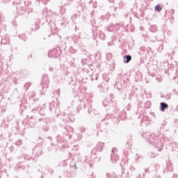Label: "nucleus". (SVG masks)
I'll return each mask as SVG.
<instances>
[{"label":"nucleus","instance_id":"obj_1","mask_svg":"<svg viewBox=\"0 0 178 178\" xmlns=\"http://www.w3.org/2000/svg\"><path fill=\"white\" fill-rule=\"evenodd\" d=\"M158 138L154 134H149L146 137V140L149 143V144H153L156 147L158 151H162V148L164 144H166V138L163 134L159 132L158 134ZM159 140H156V139Z\"/></svg>","mask_w":178,"mask_h":178},{"label":"nucleus","instance_id":"obj_2","mask_svg":"<svg viewBox=\"0 0 178 178\" xmlns=\"http://www.w3.org/2000/svg\"><path fill=\"white\" fill-rule=\"evenodd\" d=\"M147 53L145 51V47L142 46L138 50V54L140 56L141 58H152V55H154V52L151 50V48L148 47L147 49Z\"/></svg>","mask_w":178,"mask_h":178},{"label":"nucleus","instance_id":"obj_3","mask_svg":"<svg viewBox=\"0 0 178 178\" xmlns=\"http://www.w3.org/2000/svg\"><path fill=\"white\" fill-rule=\"evenodd\" d=\"M36 123H38L40 126H42L44 131H48L49 128L47 126V118L45 117H38L37 120H35Z\"/></svg>","mask_w":178,"mask_h":178},{"label":"nucleus","instance_id":"obj_4","mask_svg":"<svg viewBox=\"0 0 178 178\" xmlns=\"http://www.w3.org/2000/svg\"><path fill=\"white\" fill-rule=\"evenodd\" d=\"M92 33L93 34V40H97V37H99L100 40H105V33H101L98 30L95 31V28H92Z\"/></svg>","mask_w":178,"mask_h":178},{"label":"nucleus","instance_id":"obj_5","mask_svg":"<svg viewBox=\"0 0 178 178\" xmlns=\"http://www.w3.org/2000/svg\"><path fill=\"white\" fill-rule=\"evenodd\" d=\"M39 109H40V106H37L36 108H34L31 110L30 119H31V120L34 119L35 120H37V118H39V115H38V110Z\"/></svg>","mask_w":178,"mask_h":178},{"label":"nucleus","instance_id":"obj_6","mask_svg":"<svg viewBox=\"0 0 178 178\" xmlns=\"http://www.w3.org/2000/svg\"><path fill=\"white\" fill-rule=\"evenodd\" d=\"M49 85V79L48 78V75H44L42 78V81L40 83V87H42V90H44V88H48Z\"/></svg>","mask_w":178,"mask_h":178},{"label":"nucleus","instance_id":"obj_7","mask_svg":"<svg viewBox=\"0 0 178 178\" xmlns=\"http://www.w3.org/2000/svg\"><path fill=\"white\" fill-rule=\"evenodd\" d=\"M165 145H168L171 151H175V148H176V143L168 138H166Z\"/></svg>","mask_w":178,"mask_h":178},{"label":"nucleus","instance_id":"obj_8","mask_svg":"<svg viewBox=\"0 0 178 178\" xmlns=\"http://www.w3.org/2000/svg\"><path fill=\"white\" fill-rule=\"evenodd\" d=\"M33 152H35V156L38 158L41 154H42V145H38L35 146L33 149Z\"/></svg>","mask_w":178,"mask_h":178},{"label":"nucleus","instance_id":"obj_9","mask_svg":"<svg viewBox=\"0 0 178 178\" xmlns=\"http://www.w3.org/2000/svg\"><path fill=\"white\" fill-rule=\"evenodd\" d=\"M76 104L77 105V107H76V113H79V112H80L81 109H86V104H84V102H83L82 101H77L76 102Z\"/></svg>","mask_w":178,"mask_h":178},{"label":"nucleus","instance_id":"obj_10","mask_svg":"<svg viewBox=\"0 0 178 178\" xmlns=\"http://www.w3.org/2000/svg\"><path fill=\"white\" fill-rule=\"evenodd\" d=\"M44 106H45L44 104H43V107H39V109H38L39 118H45V111L44 109Z\"/></svg>","mask_w":178,"mask_h":178},{"label":"nucleus","instance_id":"obj_11","mask_svg":"<svg viewBox=\"0 0 178 178\" xmlns=\"http://www.w3.org/2000/svg\"><path fill=\"white\" fill-rule=\"evenodd\" d=\"M25 12L26 8L24 7L20 6V4L17 5V13H19V15H24Z\"/></svg>","mask_w":178,"mask_h":178},{"label":"nucleus","instance_id":"obj_12","mask_svg":"<svg viewBox=\"0 0 178 178\" xmlns=\"http://www.w3.org/2000/svg\"><path fill=\"white\" fill-rule=\"evenodd\" d=\"M56 141L58 143V146L59 147V148H63V138L58 135L56 137Z\"/></svg>","mask_w":178,"mask_h":178},{"label":"nucleus","instance_id":"obj_13","mask_svg":"<svg viewBox=\"0 0 178 178\" xmlns=\"http://www.w3.org/2000/svg\"><path fill=\"white\" fill-rule=\"evenodd\" d=\"M112 154H111V161L113 163H116L119 161V156L113 154V149H112Z\"/></svg>","mask_w":178,"mask_h":178},{"label":"nucleus","instance_id":"obj_14","mask_svg":"<svg viewBox=\"0 0 178 178\" xmlns=\"http://www.w3.org/2000/svg\"><path fill=\"white\" fill-rule=\"evenodd\" d=\"M169 108V105L165 102H161L160 103V111L161 112H165L166 109Z\"/></svg>","mask_w":178,"mask_h":178},{"label":"nucleus","instance_id":"obj_15","mask_svg":"<svg viewBox=\"0 0 178 178\" xmlns=\"http://www.w3.org/2000/svg\"><path fill=\"white\" fill-rule=\"evenodd\" d=\"M40 29V22H36L31 26V31H37Z\"/></svg>","mask_w":178,"mask_h":178},{"label":"nucleus","instance_id":"obj_16","mask_svg":"<svg viewBox=\"0 0 178 178\" xmlns=\"http://www.w3.org/2000/svg\"><path fill=\"white\" fill-rule=\"evenodd\" d=\"M140 123L141 124H143V123L145 124H149V123H151V120H149V118H148V116L145 115L143 117L142 120H140Z\"/></svg>","mask_w":178,"mask_h":178},{"label":"nucleus","instance_id":"obj_17","mask_svg":"<svg viewBox=\"0 0 178 178\" xmlns=\"http://www.w3.org/2000/svg\"><path fill=\"white\" fill-rule=\"evenodd\" d=\"M56 52H57L56 55H60V54H62V51H60L59 47H57L53 51H51L49 52L48 54L49 58H51V55H52V54H56Z\"/></svg>","mask_w":178,"mask_h":178},{"label":"nucleus","instance_id":"obj_18","mask_svg":"<svg viewBox=\"0 0 178 178\" xmlns=\"http://www.w3.org/2000/svg\"><path fill=\"white\" fill-rule=\"evenodd\" d=\"M118 90H121L122 87H124L125 83L124 81L120 80L116 83Z\"/></svg>","mask_w":178,"mask_h":178},{"label":"nucleus","instance_id":"obj_19","mask_svg":"<svg viewBox=\"0 0 178 178\" xmlns=\"http://www.w3.org/2000/svg\"><path fill=\"white\" fill-rule=\"evenodd\" d=\"M81 55H84L85 56H87V58H91V54H90L86 49H81Z\"/></svg>","mask_w":178,"mask_h":178},{"label":"nucleus","instance_id":"obj_20","mask_svg":"<svg viewBox=\"0 0 178 178\" xmlns=\"http://www.w3.org/2000/svg\"><path fill=\"white\" fill-rule=\"evenodd\" d=\"M132 59L131 55L127 54L124 56V63H129Z\"/></svg>","mask_w":178,"mask_h":178},{"label":"nucleus","instance_id":"obj_21","mask_svg":"<svg viewBox=\"0 0 178 178\" xmlns=\"http://www.w3.org/2000/svg\"><path fill=\"white\" fill-rule=\"evenodd\" d=\"M118 118H120L122 120H124L126 118H127V115L126 114V111L124 110L120 112V114H119Z\"/></svg>","mask_w":178,"mask_h":178},{"label":"nucleus","instance_id":"obj_22","mask_svg":"<svg viewBox=\"0 0 178 178\" xmlns=\"http://www.w3.org/2000/svg\"><path fill=\"white\" fill-rule=\"evenodd\" d=\"M104 147H105V145L104 144V143L99 142L97 143V150L98 151V152H101V151H102Z\"/></svg>","mask_w":178,"mask_h":178},{"label":"nucleus","instance_id":"obj_23","mask_svg":"<svg viewBox=\"0 0 178 178\" xmlns=\"http://www.w3.org/2000/svg\"><path fill=\"white\" fill-rule=\"evenodd\" d=\"M22 157L24 159H25V161H31V159L34 160V158L29 154H23Z\"/></svg>","mask_w":178,"mask_h":178},{"label":"nucleus","instance_id":"obj_24","mask_svg":"<svg viewBox=\"0 0 178 178\" xmlns=\"http://www.w3.org/2000/svg\"><path fill=\"white\" fill-rule=\"evenodd\" d=\"M45 170L46 172H44V173H46L47 175H54V170H52V168H51L50 167H46Z\"/></svg>","mask_w":178,"mask_h":178},{"label":"nucleus","instance_id":"obj_25","mask_svg":"<svg viewBox=\"0 0 178 178\" xmlns=\"http://www.w3.org/2000/svg\"><path fill=\"white\" fill-rule=\"evenodd\" d=\"M106 178H118V175L115 172L106 173Z\"/></svg>","mask_w":178,"mask_h":178},{"label":"nucleus","instance_id":"obj_26","mask_svg":"<svg viewBox=\"0 0 178 178\" xmlns=\"http://www.w3.org/2000/svg\"><path fill=\"white\" fill-rule=\"evenodd\" d=\"M132 144H133V141H131V140H130V139L128 140L125 144L126 148H127L128 149H130L131 148Z\"/></svg>","mask_w":178,"mask_h":178},{"label":"nucleus","instance_id":"obj_27","mask_svg":"<svg viewBox=\"0 0 178 178\" xmlns=\"http://www.w3.org/2000/svg\"><path fill=\"white\" fill-rule=\"evenodd\" d=\"M111 106H112L113 108H114V109H113V113H118V104H116V102L112 103Z\"/></svg>","mask_w":178,"mask_h":178},{"label":"nucleus","instance_id":"obj_28","mask_svg":"<svg viewBox=\"0 0 178 178\" xmlns=\"http://www.w3.org/2000/svg\"><path fill=\"white\" fill-rule=\"evenodd\" d=\"M64 176L67 178H73V174L70 171H67L64 173Z\"/></svg>","mask_w":178,"mask_h":178},{"label":"nucleus","instance_id":"obj_29","mask_svg":"<svg viewBox=\"0 0 178 178\" xmlns=\"http://www.w3.org/2000/svg\"><path fill=\"white\" fill-rule=\"evenodd\" d=\"M149 168H153V169H154V172H158V170H159V168H161V165H159V164H156L154 165H152Z\"/></svg>","mask_w":178,"mask_h":178},{"label":"nucleus","instance_id":"obj_30","mask_svg":"<svg viewBox=\"0 0 178 178\" xmlns=\"http://www.w3.org/2000/svg\"><path fill=\"white\" fill-rule=\"evenodd\" d=\"M144 108L146 109H149V108H151V102L147 101L144 104Z\"/></svg>","mask_w":178,"mask_h":178},{"label":"nucleus","instance_id":"obj_31","mask_svg":"<svg viewBox=\"0 0 178 178\" xmlns=\"http://www.w3.org/2000/svg\"><path fill=\"white\" fill-rule=\"evenodd\" d=\"M19 38H20V40H22V41H27V38L26 37V34L19 35Z\"/></svg>","mask_w":178,"mask_h":178},{"label":"nucleus","instance_id":"obj_32","mask_svg":"<svg viewBox=\"0 0 178 178\" xmlns=\"http://www.w3.org/2000/svg\"><path fill=\"white\" fill-rule=\"evenodd\" d=\"M103 79L104 81H106V83H108V81H109L110 80L109 75L108 74L103 75Z\"/></svg>","mask_w":178,"mask_h":178},{"label":"nucleus","instance_id":"obj_33","mask_svg":"<svg viewBox=\"0 0 178 178\" xmlns=\"http://www.w3.org/2000/svg\"><path fill=\"white\" fill-rule=\"evenodd\" d=\"M165 126H166V121H163L161 123V129H160V131H159L158 134H159V133H162V130H163V127H165Z\"/></svg>","mask_w":178,"mask_h":178},{"label":"nucleus","instance_id":"obj_34","mask_svg":"<svg viewBox=\"0 0 178 178\" xmlns=\"http://www.w3.org/2000/svg\"><path fill=\"white\" fill-rule=\"evenodd\" d=\"M70 168H72V169H75V170H77V169H79V168H77V164H76L75 163H71L70 165Z\"/></svg>","mask_w":178,"mask_h":178},{"label":"nucleus","instance_id":"obj_35","mask_svg":"<svg viewBox=\"0 0 178 178\" xmlns=\"http://www.w3.org/2000/svg\"><path fill=\"white\" fill-rule=\"evenodd\" d=\"M148 156H149V158H155V156H156V154L152 152H150L148 153Z\"/></svg>","mask_w":178,"mask_h":178},{"label":"nucleus","instance_id":"obj_36","mask_svg":"<svg viewBox=\"0 0 178 178\" xmlns=\"http://www.w3.org/2000/svg\"><path fill=\"white\" fill-rule=\"evenodd\" d=\"M156 26H151L149 28V31H151V33H155L156 31Z\"/></svg>","mask_w":178,"mask_h":178},{"label":"nucleus","instance_id":"obj_37","mask_svg":"<svg viewBox=\"0 0 178 178\" xmlns=\"http://www.w3.org/2000/svg\"><path fill=\"white\" fill-rule=\"evenodd\" d=\"M155 10L156 12H161V10H162V7L160 6L159 5H156L155 6Z\"/></svg>","mask_w":178,"mask_h":178},{"label":"nucleus","instance_id":"obj_38","mask_svg":"<svg viewBox=\"0 0 178 178\" xmlns=\"http://www.w3.org/2000/svg\"><path fill=\"white\" fill-rule=\"evenodd\" d=\"M106 30L108 31L112 32L115 30V26H110L108 28H106Z\"/></svg>","mask_w":178,"mask_h":178},{"label":"nucleus","instance_id":"obj_39","mask_svg":"<svg viewBox=\"0 0 178 178\" xmlns=\"http://www.w3.org/2000/svg\"><path fill=\"white\" fill-rule=\"evenodd\" d=\"M94 80H98V75H97V74L92 75L91 81H94Z\"/></svg>","mask_w":178,"mask_h":178},{"label":"nucleus","instance_id":"obj_40","mask_svg":"<svg viewBox=\"0 0 178 178\" xmlns=\"http://www.w3.org/2000/svg\"><path fill=\"white\" fill-rule=\"evenodd\" d=\"M30 86H31V83H26L24 84V88H25L26 91H27V90H29V87H30Z\"/></svg>","mask_w":178,"mask_h":178},{"label":"nucleus","instance_id":"obj_41","mask_svg":"<svg viewBox=\"0 0 178 178\" xmlns=\"http://www.w3.org/2000/svg\"><path fill=\"white\" fill-rule=\"evenodd\" d=\"M81 62L82 65H87L88 60H87V58H81Z\"/></svg>","mask_w":178,"mask_h":178},{"label":"nucleus","instance_id":"obj_42","mask_svg":"<svg viewBox=\"0 0 178 178\" xmlns=\"http://www.w3.org/2000/svg\"><path fill=\"white\" fill-rule=\"evenodd\" d=\"M70 54H76V52H77V50L76 49H74L73 47H70Z\"/></svg>","mask_w":178,"mask_h":178},{"label":"nucleus","instance_id":"obj_43","mask_svg":"<svg viewBox=\"0 0 178 178\" xmlns=\"http://www.w3.org/2000/svg\"><path fill=\"white\" fill-rule=\"evenodd\" d=\"M102 104H103L104 106H108L109 104V102H108V100H104L102 102Z\"/></svg>","mask_w":178,"mask_h":178},{"label":"nucleus","instance_id":"obj_44","mask_svg":"<svg viewBox=\"0 0 178 178\" xmlns=\"http://www.w3.org/2000/svg\"><path fill=\"white\" fill-rule=\"evenodd\" d=\"M69 41H70V44H76V40L73 38H69Z\"/></svg>","mask_w":178,"mask_h":178},{"label":"nucleus","instance_id":"obj_45","mask_svg":"<svg viewBox=\"0 0 178 178\" xmlns=\"http://www.w3.org/2000/svg\"><path fill=\"white\" fill-rule=\"evenodd\" d=\"M98 20H99V22H105V16L102 15V16L98 19Z\"/></svg>","mask_w":178,"mask_h":178},{"label":"nucleus","instance_id":"obj_46","mask_svg":"<svg viewBox=\"0 0 178 178\" xmlns=\"http://www.w3.org/2000/svg\"><path fill=\"white\" fill-rule=\"evenodd\" d=\"M136 158H135V162H138V159H140V158H141V156H140V155H138V154H136Z\"/></svg>","mask_w":178,"mask_h":178},{"label":"nucleus","instance_id":"obj_47","mask_svg":"<svg viewBox=\"0 0 178 178\" xmlns=\"http://www.w3.org/2000/svg\"><path fill=\"white\" fill-rule=\"evenodd\" d=\"M81 134L77 135V138H74V141H77V140H81Z\"/></svg>","mask_w":178,"mask_h":178},{"label":"nucleus","instance_id":"obj_48","mask_svg":"<svg viewBox=\"0 0 178 178\" xmlns=\"http://www.w3.org/2000/svg\"><path fill=\"white\" fill-rule=\"evenodd\" d=\"M94 161L95 162H99L101 161V157H95Z\"/></svg>","mask_w":178,"mask_h":178},{"label":"nucleus","instance_id":"obj_49","mask_svg":"<svg viewBox=\"0 0 178 178\" xmlns=\"http://www.w3.org/2000/svg\"><path fill=\"white\" fill-rule=\"evenodd\" d=\"M91 24H92L93 29H95V31H97V28L94 27V24H95V20H92Z\"/></svg>","mask_w":178,"mask_h":178},{"label":"nucleus","instance_id":"obj_50","mask_svg":"<svg viewBox=\"0 0 178 178\" xmlns=\"http://www.w3.org/2000/svg\"><path fill=\"white\" fill-rule=\"evenodd\" d=\"M15 144H16L17 145H22V140H18L15 143Z\"/></svg>","mask_w":178,"mask_h":178},{"label":"nucleus","instance_id":"obj_51","mask_svg":"<svg viewBox=\"0 0 178 178\" xmlns=\"http://www.w3.org/2000/svg\"><path fill=\"white\" fill-rule=\"evenodd\" d=\"M33 8H29L28 11H27V13H28V15H29L30 13H33Z\"/></svg>","mask_w":178,"mask_h":178},{"label":"nucleus","instance_id":"obj_52","mask_svg":"<svg viewBox=\"0 0 178 178\" xmlns=\"http://www.w3.org/2000/svg\"><path fill=\"white\" fill-rule=\"evenodd\" d=\"M70 66H71L72 67H76V64L74 63V62L71 61V62H70Z\"/></svg>","mask_w":178,"mask_h":178},{"label":"nucleus","instance_id":"obj_53","mask_svg":"<svg viewBox=\"0 0 178 178\" xmlns=\"http://www.w3.org/2000/svg\"><path fill=\"white\" fill-rule=\"evenodd\" d=\"M124 5V3H123V1H120V9H122V8H123Z\"/></svg>","mask_w":178,"mask_h":178},{"label":"nucleus","instance_id":"obj_54","mask_svg":"<svg viewBox=\"0 0 178 178\" xmlns=\"http://www.w3.org/2000/svg\"><path fill=\"white\" fill-rule=\"evenodd\" d=\"M42 3H44V5H47L49 2V0H40Z\"/></svg>","mask_w":178,"mask_h":178},{"label":"nucleus","instance_id":"obj_55","mask_svg":"<svg viewBox=\"0 0 178 178\" xmlns=\"http://www.w3.org/2000/svg\"><path fill=\"white\" fill-rule=\"evenodd\" d=\"M69 120H70V122H74V118H73V116H70V117H69Z\"/></svg>","mask_w":178,"mask_h":178},{"label":"nucleus","instance_id":"obj_56","mask_svg":"<svg viewBox=\"0 0 178 178\" xmlns=\"http://www.w3.org/2000/svg\"><path fill=\"white\" fill-rule=\"evenodd\" d=\"M170 97H171L170 94H168L165 95V98H167V99H170Z\"/></svg>","mask_w":178,"mask_h":178},{"label":"nucleus","instance_id":"obj_57","mask_svg":"<svg viewBox=\"0 0 178 178\" xmlns=\"http://www.w3.org/2000/svg\"><path fill=\"white\" fill-rule=\"evenodd\" d=\"M170 13L171 15H175V10H173V9L170 10Z\"/></svg>","mask_w":178,"mask_h":178},{"label":"nucleus","instance_id":"obj_58","mask_svg":"<svg viewBox=\"0 0 178 178\" xmlns=\"http://www.w3.org/2000/svg\"><path fill=\"white\" fill-rule=\"evenodd\" d=\"M144 176H145V174H143V175L140 174V175H138V177H139V178H143Z\"/></svg>","mask_w":178,"mask_h":178},{"label":"nucleus","instance_id":"obj_59","mask_svg":"<svg viewBox=\"0 0 178 178\" xmlns=\"http://www.w3.org/2000/svg\"><path fill=\"white\" fill-rule=\"evenodd\" d=\"M111 116H112V115H109V114L106 115V119H110Z\"/></svg>","mask_w":178,"mask_h":178},{"label":"nucleus","instance_id":"obj_60","mask_svg":"<svg viewBox=\"0 0 178 178\" xmlns=\"http://www.w3.org/2000/svg\"><path fill=\"white\" fill-rule=\"evenodd\" d=\"M131 108V105L128 104V107L127 108V111H130Z\"/></svg>","mask_w":178,"mask_h":178},{"label":"nucleus","instance_id":"obj_61","mask_svg":"<svg viewBox=\"0 0 178 178\" xmlns=\"http://www.w3.org/2000/svg\"><path fill=\"white\" fill-rule=\"evenodd\" d=\"M82 162H87V157H83V159H82Z\"/></svg>","mask_w":178,"mask_h":178},{"label":"nucleus","instance_id":"obj_62","mask_svg":"<svg viewBox=\"0 0 178 178\" xmlns=\"http://www.w3.org/2000/svg\"><path fill=\"white\" fill-rule=\"evenodd\" d=\"M153 178H161V175H156Z\"/></svg>","mask_w":178,"mask_h":178},{"label":"nucleus","instance_id":"obj_63","mask_svg":"<svg viewBox=\"0 0 178 178\" xmlns=\"http://www.w3.org/2000/svg\"><path fill=\"white\" fill-rule=\"evenodd\" d=\"M122 178H129V175L126 174L124 177V175L122 176Z\"/></svg>","mask_w":178,"mask_h":178},{"label":"nucleus","instance_id":"obj_64","mask_svg":"<svg viewBox=\"0 0 178 178\" xmlns=\"http://www.w3.org/2000/svg\"><path fill=\"white\" fill-rule=\"evenodd\" d=\"M174 92H175V94H176V95H178V91H177V90H174Z\"/></svg>","mask_w":178,"mask_h":178}]
</instances>
